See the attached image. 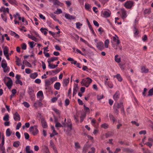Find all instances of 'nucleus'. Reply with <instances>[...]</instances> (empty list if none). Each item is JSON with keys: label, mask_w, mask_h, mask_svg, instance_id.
Masks as SVG:
<instances>
[{"label": "nucleus", "mask_w": 153, "mask_h": 153, "mask_svg": "<svg viewBox=\"0 0 153 153\" xmlns=\"http://www.w3.org/2000/svg\"><path fill=\"white\" fill-rule=\"evenodd\" d=\"M115 36L113 37V40L112 43L113 44V47L114 48V49L116 50L117 49V45H119L120 42L119 39V37L116 35Z\"/></svg>", "instance_id": "f257e3e1"}, {"label": "nucleus", "mask_w": 153, "mask_h": 153, "mask_svg": "<svg viewBox=\"0 0 153 153\" xmlns=\"http://www.w3.org/2000/svg\"><path fill=\"white\" fill-rule=\"evenodd\" d=\"M123 104L122 102H121L120 103H115L113 105V109L114 111L117 114L119 113V109L120 108H122V106H123Z\"/></svg>", "instance_id": "f03ea898"}, {"label": "nucleus", "mask_w": 153, "mask_h": 153, "mask_svg": "<svg viewBox=\"0 0 153 153\" xmlns=\"http://www.w3.org/2000/svg\"><path fill=\"white\" fill-rule=\"evenodd\" d=\"M92 81L91 79L89 77H87L82 79L81 82V84L82 85H84L86 87H88L92 82Z\"/></svg>", "instance_id": "7ed1b4c3"}, {"label": "nucleus", "mask_w": 153, "mask_h": 153, "mask_svg": "<svg viewBox=\"0 0 153 153\" xmlns=\"http://www.w3.org/2000/svg\"><path fill=\"white\" fill-rule=\"evenodd\" d=\"M29 131L33 135H36L39 132V131L37 128V126L36 125L31 126L29 128Z\"/></svg>", "instance_id": "20e7f679"}, {"label": "nucleus", "mask_w": 153, "mask_h": 153, "mask_svg": "<svg viewBox=\"0 0 153 153\" xmlns=\"http://www.w3.org/2000/svg\"><path fill=\"white\" fill-rule=\"evenodd\" d=\"M4 143V135L2 136L1 143L0 144V150L1 153H6L5 149L3 146Z\"/></svg>", "instance_id": "39448f33"}, {"label": "nucleus", "mask_w": 153, "mask_h": 153, "mask_svg": "<svg viewBox=\"0 0 153 153\" xmlns=\"http://www.w3.org/2000/svg\"><path fill=\"white\" fill-rule=\"evenodd\" d=\"M28 90V93L30 95L31 99H33L34 96V90L33 87H29Z\"/></svg>", "instance_id": "423d86ee"}, {"label": "nucleus", "mask_w": 153, "mask_h": 153, "mask_svg": "<svg viewBox=\"0 0 153 153\" xmlns=\"http://www.w3.org/2000/svg\"><path fill=\"white\" fill-rule=\"evenodd\" d=\"M9 79V80L7 83H6V85L8 88L9 89H10L12 87V86L13 85V81L12 80H11V78L9 77H5L4 78V80H5V79Z\"/></svg>", "instance_id": "0eeeda50"}, {"label": "nucleus", "mask_w": 153, "mask_h": 153, "mask_svg": "<svg viewBox=\"0 0 153 153\" xmlns=\"http://www.w3.org/2000/svg\"><path fill=\"white\" fill-rule=\"evenodd\" d=\"M134 4V2L132 1H128L125 3L124 6L127 9L131 8Z\"/></svg>", "instance_id": "6e6552de"}, {"label": "nucleus", "mask_w": 153, "mask_h": 153, "mask_svg": "<svg viewBox=\"0 0 153 153\" xmlns=\"http://www.w3.org/2000/svg\"><path fill=\"white\" fill-rule=\"evenodd\" d=\"M13 117L14 120L16 121L20 120V116L17 112H16L13 114Z\"/></svg>", "instance_id": "1a4fd4ad"}, {"label": "nucleus", "mask_w": 153, "mask_h": 153, "mask_svg": "<svg viewBox=\"0 0 153 153\" xmlns=\"http://www.w3.org/2000/svg\"><path fill=\"white\" fill-rule=\"evenodd\" d=\"M97 47L100 50H101L104 47V44L102 42H99L97 43Z\"/></svg>", "instance_id": "9d476101"}, {"label": "nucleus", "mask_w": 153, "mask_h": 153, "mask_svg": "<svg viewBox=\"0 0 153 153\" xmlns=\"http://www.w3.org/2000/svg\"><path fill=\"white\" fill-rule=\"evenodd\" d=\"M41 122L42 126L43 128H46L48 127L47 123L44 119L42 118Z\"/></svg>", "instance_id": "9b49d317"}, {"label": "nucleus", "mask_w": 153, "mask_h": 153, "mask_svg": "<svg viewBox=\"0 0 153 153\" xmlns=\"http://www.w3.org/2000/svg\"><path fill=\"white\" fill-rule=\"evenodd\" d=\"M120 97L119 92L118 91H117L115 94L113 96V98L115 101H117L119 99Z\"/></svg>", "instance_id": "f8f14e48"}, {"label": "nucleus", "mask_w": 153, "mask_h": 153, "mask_svg": "<svg viewBox=\"0 0 153 153\" xmlns=\"http://www.w3.org/2000/svg\"><path fill=\"white\" fill-rule=\"evenodd\" d=\"M65 17L67 19H75L76 17L75 16L71 15L70 14H68V13H66L65 14Z\"/></svg>", "instance_id": "ddd939ff"}, {"label": "nucleus", "mask_w": 153, "mask_h": 153, "mask_svg": "<svg viewBox=\"0 0 153 153\" xmlns=\"http://www.w3.org/2000/svg\"><path fill=\"white\" fill-rule=\"evenodd\" d=\"M79 89L78 84H76L74 86L73 89V96H74L77 93V92Z\"/></svg>", "instance_id": "4468645a"}, {"label": "nucleus", "mask_w": 153, "mask_h": 153, "mask_svg": "<svg viewBox=\"0 0 153 153\" xmlns=\"http://www.w3.org/2000/svg\"><path fill=\"white\" fill-rule=\"evenodd\" d=\"M111 14V13L109 10H108V11H104L103 13L104 16L106 18L109 17Z\"/></svg>", "instance_id": "2eb2a0df"}, {"label": "nucleus", "mask_w": 153, "mask_h": 153, "mask_svg": "<svg viewBox=\"0 0 153 153\" xmlns=\"http://www.w3.org/2000/svg\"><path fill=\"white\" fill-rule=\"evenodd\" d=\"M69 78L67 79H65L63 80V86H67L69 83Z\"/></svg>", "instance_id": "dca6fc26"}, {"label": "nucleus", "mask_w": 153, "mask_h": 153, "mask_svg": "<svg viewBox=\"0 0 153 153\" xmlns=\"http://www.w3.org/2000/svg\"><path fill=\"white\" fill-rule=\"evenodd\" d=\"M25 151L26 153H33V151L30 150V146H28L26 147Z\"/></svg>", "instance_id": "f3484780"}, {"label": "nucleus", "mask_w": 153, "mask_h": 153, "mask_svg": "<svg viewBox=\"0 0 153 153\" xmlns=\"http://www.w3.org/2000/svg\"><path fill=\"white\" fill-rule=\"evenodd\" d=\"M54 5H57L58 6H62L63 5V4L58 0H55L53 1Z\"/></svg>", "instance_id": "a211bd4d"}, {"label": "nucleus", "mask_w": 153, "mask_h": 153, "mask_svg": "<svg viewBox=\"0 0 153 153\" xmlns=\"http://www.w3.org/2000/svg\"><path fill=\"white\" fill-rule=\"evenodd\" d=\"M60 85L61 84L59 82H56L54 85V88L57 90H59L60 89Z\"/></svg>", "instance_id": "6ab92c4d"}, {"label": "nucleus", "mask_w": 153, "mask_h": 153, "mask_svg": "<svg viewBox=\"0 0 153 153\" xmlns=\"http://www.w3.org/2000/svg\"><path fill=\"white\" fill-rule=\"evenodd\" d=\"M58 58L57 57H53L51 58L50 59H48V63L57 60Z\"/></svg>", "instance_id": "aec40b11"}, {"label": "nucleus", "mask_w": 153, "mask_h": 153, "mask_svg": "<svg viewBox=\"0 0 153 153\" xmlns=\"http://www.w3.org/2000/svg\"><path fill=\"white\" fill-rule=\"evenodd\" d=\"M141 71L142 72L146 73L148 72L149 70L146 68V66H143L141 67Z\"/></svg>", "instance_id": "412c9836"}, {"label": "nucleus", "mask_w": 153, "mask_h": 153, "mask_svg": "<svg viewBox=\"0 0 153 153\" xmlns=\"http://www.w3.org/2000/svg\"><path fill=\"white\" fill-rule=\"evenodd\" d=\"M16 62L17 65L18 66H20L21 64V60L17 56H16Z\"/></svg>", "instance_id": "4be33fe9"}, {"label": "nucleus", "mask_w": 153, "mask_h": 153, "mask_svg": "<svg viewBox=\"0 0 153 153\" xmlns=\"http://www.w3.org/2000/svg\"><path fill=\"white\" fill-rule=\"evenodd\" d=\"M38 74L37 72H35L32 74L30 75V77L32 79H35L38 76Z\"/></svg>", "instance_id": "5701e85b"}, {"label": "nucleus", "mask_w": 153, "mask_h": 153, "mask_svg": "<svg viewBox=\"0 0 153 153\" xmlns=\"http://www.w3.org/2000/svg\"><path fill=\"white\" fill-rule=\"evenodd\" d=\"M42 105L40 101H38L35 102L34 104V106L36 107L37 108L41 106Z\"/></svg>", "instance_id": "b1692460"}, {"label": "nucleus", "mask_w": 153, "mask_h": 153, "mask_svg": "<svg viewBox=\"0 0 153 153\" xmlns=\"http://www.w3.org/2000/svg\"><path fill=\"white\" fill-rule=\"evenodd\" d=\"M133 31L134 34V35L135 36L137 35L139 33V31L138 30L137 28L135 26H134V27Z\"/></svg>", "instance_id": "393cba45"}, {"label": "nucleus", "mask_w": 153, "mask_h": 153, "mask_svg": "<svg viewBox=\"0 0 153 153\" xmlns=\"http://www.w3.org/2000/svg\"><path fill=\"white\" fill-rule=\"evenodd\" d=\"M23 64H25L28 67H31V64L27 62L26 60H25L23 61Z\"/></svg>", "instance_id": "a878e982"}, {"label": "nucleus", "mask_w": 153, "mask_h": 153, "mask_svg": "<svg viewBox=\"0 0 153 153\" xmlns=\"http://www.w3.org/2000/svg\"><path fill=\"white\" fill-rule=\"evenodd\" d=\"M114 77H116V78L120 82H121L122 80V78L121 76L119 74H117L116 75L114 76Z\"/></svg>", "instance_id": "bb28decb"}, {"label": "nucleus", "mask_w": 153, "mask_h": 153, "mask_svg": "<svg viewBox=\"0 0 153 153\" xmlns=\"http://www.w3.org/2000/svg\"><path fill=\"white\" fill-rule=\"evenodd\" d=\"M8 47L7 46H5L3 50L4 54L5 55L8 54Z\"/></svg>", "instance_id": "cd10ccee"}, {"label": "nucleus", "mask_w": 153, "mask_h": 153, "mask_svg": "<svg viewBox=\"0 0 153 153\" xmlns=\"http://www.w3.org/2000/svg\"><path fill=\"white\" fill-rule=\"evenodd\" d=\"M40 30L45 35H46L47 33L46 30H48L46 28H41L40 29Z\"/></svg>", "instance_id": "c85d7f7f"}, {"label": "nucleus", "mask_w": 153, "mask_h": 153, "mask_svg": "<svg viewBox=\"0 0 153 153\" xmlns=\"http://www.w3.org/2000/svg\"><path fill=\"white\" fill-rule=\"evenodd\" d=\"M52 83L49 79H46L45 81V84L48 85H51Z\"/></svg>", "instance_id": "c756f323"}, {"label": "nucleus", "mask_w": 153, "mask_h": 153, "mask_svg": "<svg viewBox=\"0 0 153 153\" xmlns=\"http://www.w3.org/2000/svg\"><path fill=\"white\" fill-rule=\"evenodd\" d=\"M90 148V146L88 145H85L84 146L83 149V151L86 152L88 149Z\"/></svg>", "instance_id": "7c9ffc66"}, {"label": "nucleus", "mask_w": 153, "mask_h": 153, "mask_svg": "<svg viewBox=\"0 0 153 153\" xmlns=\"http://www.w3.org/2000/svg\"><path fill=\"white\" fill-rule=\"evenodd\" d=\"M20 145V142L19 141H15L13 143V146L15 147H18Z\"/></svg>", "instance_id": "2f4dec72"}, {"label": "nucleus", "mask_w": 153, "mask_h": 153, "mask_svg": "<svg viewBox=\"0 0 153 153\" xmlns=\"http://www.w3.org/2000/svg\"><path fill=\"white\" fill-rule=\"evenodd\" d=\"M118 55H116L115 56V61L117 63H119L121 61V59L120 58H118Z\"/></svg>", "instance_id": "473e14b6"}, {"label": "nucleus", "mask_w": 153, "mask_h": 153, "mask_svg": "<svg viewBox=\"0 0 153 153\" xmlns=\"http://www.w3.org/2000/svg\"><path fill=\"white\" fill-rule=\"evenodd\" d=\"M109 43V40L108 39L106 40L104 42L105 47L106 48H108V44Z\"/></svg>", "instance_id": "72a5a7b5"}, {"label": "nucleus", "mask_w": 153, "mask_h": 153, "mask_svg": "<svg viewBox=\"0 0 153 153\" xmlns=\"http://www.w3.org/2000/svg\"><path fill=\"white\" fill-rule=\"evenodd\" d=\"M2 8L4 9L3 10H2L1 9L0 11H3V13L4 14V15H5V12L6 11H7L8 13H9V10L8 8H7L6 9H5V8Z\"/></svg>", "instance_id": "f704fd0d"}, {"label": "nucleus", "mask_w": 153, "mask_h": 153, "mask_svg": "<svg viewBox=\"0 0 153 153\" xmlns=\"http://www.w3.org/2000/svg\"><path fill=\"white\" fill-rule=\"evenodd\" d=\"M43 151L45 153H50L48 147L46 146H44Z\"/></svg>", "instance_id": "c9c22d12"}, {"label": "nucleus", "mask_w": 153, "mask_h": 153, "mask_svg": "<svg viewBox=\"0 0 153 153\" xmlns=\"http://www.w3.org/2000/svg\"><path fill=\"white\" fill-rule=\"evenodd\" d=\"M105 83L106 85H107L108 87L110 88H112L113 87V85L111 83L108 82L107 81H105Z\"/></svg>", "instance_id": "e433bc0d"}, {"label": "nucleus", "mask_w": 153, "mask_h": 153, "mask_svg": "<svg viewBox=\"0 0 153 153\" xmlns=\"http://www.w3.org/2000/svg\"><path fill=\"white\" fill-rule=\"evenodd\" d=\"M11 132L10 131V129L9 128H7L6 131V135L7 137H9L11 135Z\"/></svg>", "instance_id": "4c0bfd02"}, {"label": "nucleus", "mask_w": 153, "mask_h": 153, "mask_svg": "<svg viewBox=\"0 0 153 153\" xmlns=\"http://www.w3.org/2000/svg\"><path fill=\"white\" fill-rule=\"evenodd\" d=\"M101 127L104 129H106L108 128V125L106 123H104L101 125Z\"/></svg>", "instance_id": "58836bf2"}, {"label": "nucleus", "mask_w": 153, "mask_h": 153, "mask_svg": "<svg viewBox=\"0 0 153 153\" xmlns=\"http://www.w3.org/2000/svg\"><path fill=\"white\" fill-rule=\"evenodd\" d=\"M109 117L110 120H112L113 121V123L116 121V120L112 114H109Z\"/></svg>", "instance_id": "ea45409f"}, {"label": "nucleus", "mask_w": 153, "mask_h": 153, "mask_svg": "<svg viewBox=\"0 0 153 153\" xmlns=\"http://www.w3.org/2000/svg\"><path fill=\"white\" fill-rule=\"evenodd\" d=\"M9 117L8 114L5 115L3 117V119L4 121H7L9 120Z\"/></svg>", "instance_id": "a19ab883"}, {"label": "nucleus", "mask_w": 153, "mask_h": 153, "mask_svg": "<svg viewBox=\"0 0 153 153\" xmlns=\"http://www.w3.org/2000/svg\"><path fill=\"white\" fill-rule=\"evenodd\" d=\"M50 16L55 21L59 22L58 19H57L56 18V16L53 14L51 13L50 14Z\"/></svg>", "instance_id": "79ce46f5"}, {"label": "nucleus", "mask_w": 153, "mask_h": 153, "mask_svg": "<svg viewBox=\"0 0 153 153\" xmlns=\"http://www.w3.org/2000/svg\"><path fill=\"white\" fill-rule=\"evenodd\" d=\"M153 95V88L149 90L148 92V96H151Z\"/></svg>", "instance_id": "37998d69"}, {"label": "nucleus", "mask_w": 153, "mask_h": 153, "mask_svg": "<svg viewBox=\"0 0 153 153\" xmlns=\"http://www.w3.org/2000/svg\"><path fill=\"white\" fill-rule=\"evenodd\" d=\"M76 27L78 29H80V26L82 25V24H81L79 22H76Z\"/></svg>", "instance_id": "c03bdc74"}, {"label": "nucleus", "mask_w": 153, "mask_h": 153, "mask_svg": "<svg viewBox=\"0 0 153 153\" xmlns=\"http://www.w3.org/2000/svg\"><path fill=\"white\" fill-rule=\"evenodd\" d=\"M1 18L3 20L5 21V22H6L7 19L6 17V15H4V14H1Z\"/></svg>", "instance_id": "a18cd8bd"}, {"label": "nucleus", "mask_w": 153, "mask_h": 153, "mask_svg": "<svg viewBox=\"0 0 153 153\" xmlns=\"http://www.w3.org/2000/svg\"><path fill=\"white\" fill-rule=\"evenodd\" d=\"M37 96L39 97L43 96V94L42 91H39L37 93Z\"/></svg>", "instance_id": "49530a36"}, {"label": "nucleus", "mask_w": 153, "mask_h": 153, "mask_svg": "<svg viewBox=\"0 0 153 153\" xmlns=\"http://www.w3.org/2000/svg\"><path fill=\"white\" fill-rule=\"evenodd\" d=\"M90 5L88 4H85V7L86 9L89 10L90 8Z\"/></svg>", "instance_id": "de8ad7c7"}, {"label": "nucleus", "mask_w": 153, "mask_h": 153, "mask_svg": "<svg viewBox=\"0 0 153 153\" xmlns=\"http://www.w3.org/2000/svg\"><path fill=\"white\" fill-rule=\"evenodd\" d=\"M65 106H67L69 104L70 101L68 99H65Z\"/></svg>", "instance_id": "09e8293b"}, {"label": "nucleus", "mask_w": 153, "mask_h": 153, "mask_svg": "<svg viewBox=\"0 0 153 153\" xmlns=\"http://www.w3.org/2000/svg\"><path fill=\"white\" fill-rule=\"evenodd\" d=\"M57 79V77H53L52 78H50L49 79L51 80V82L53 83L56 81Z\"/></svg>", "instance_id": "8fccbe9b"}, {"label": "nucleus", "mask_w": 153, "mask_h": 153, "mask_svg": "<svg viewBox=\"0 0 153 153\" xmlns=\"http://www.w3.org/2000/svg\"><path fill=\"white\" fill-rule=\"evenodd\" d=\"M15 83L16 84H19L21 85H22V82L19 79L16 80L15 81Z\"/></svg>", "instance_id": "3c124183"}, {"label": "nucleus", "mask_w": 153, "mask_h": 153, "mask_svg": "<svg viewBox=\"0 0 153 153\" xmlns=\"http://www.w3.org/2000/svg\"><path fill=\"white\" fill-rule=\"evenodd\" d=\"M53 110L59 115H60V112L59 110L56 108H54Z\"/></svg>", "instance_id": "603ef678"}, {"label": "nucleus", "mask_w": 153, "mask_h": 153, "mask_svg": "<svg viewBox=\"0 0 153 153\" xmlns=\"http://www.w3.org/2000/svg\"><path fill=\"white\" fill-rule=\"evenodd\" d=\"M57 11H56L54 12V13L57 14H59L61 13H62V11L61 9H57Z\"/></svg>", "instance_id": "864d4df0"}, {"label": "nucleus", "mask_w": 153, "mask_h": 153, "mask_svg": "<svg viewBox=\"0 0 153 153\" xmlns=\"http://www.w3.org/2000/svg\"><path fill=\"white\" fill-rule=\"evenodd\" d=\"M153 143H152V142H148L145 143V144L151 148L153 145Z\"/></svg>", "instance_id": "5fc2aeb1"}, {"label": "nucleus", "mask_w": 153, "mask_h": 153, "mask_svg": "<svg viewBox=\"0 0 153 153\" xmlns=\"http://www.w3.org/2000/svg\"><path fill=\"white\" fill-rule=\"evenodd\" d=\"M78 115H74V119L76 123H77L79 122V120L78 119Z\"/></svg>", "instance_id": "6e6d98bb"}, {"label": "nucleus", "mask_w": 153, "mask_h": 153, "mask_svg": "<svg viewBox=\"0 0 153 153\" xmlns=\"http://www.w3.org/2000/svg\"><path fill=\"white\" fill-rule=\"evenodd\" d=\"M23 104L24 105V106L27 108H28L30 106L29 104L26 102H24L23 103Z\"/></svg>", "instance_id": "4d7b16f0"}, {"label": "nucleus", "mask_w": 153, "mask_h": 153, "mask_svg": "<svg viewBox=\"0 0 153 153\" xmlns=\"http://www.w3.org/2000/svg\"><path fill=\"white\" fill-rule=\"evenodd\" d=\"M55 127L57 128L62 127L63 126L59 123H56Z\"/></svg>", "instance_id": "13d9d810"}, {"label": "nucleus", "mask_w": 153, "mask_h": 153, "mask_svg": "<svg viewBox=\"0 0 153 153\" xmlns=\"http://www.w3.org/2000/svg\"><path fill=\"white\" fill-rule=\"evenodd\" d=\"M22 125L21 123L20 122L18 123L16 126V129L17 130L19 129L20 128Z\"/></svg>", "instance_id": "bf43d9fd"}, {"label": "nucleus", "mask_w": 153, "mask_h": 153, "mask_svg": "<svg viewBox=\"0 0 153 153\" xmlns=\"http://www.w3.org/2000/svg\"><path fill=\"white\" fill-rule=\"evenodd\" d=\"M24 136L25 138L26 139L28 140L29 139V135L27 133L25 132L24 133Z\"/></svg>", "instance_id": "052dcab7"}, {"label": "nucleus", "mask_w": 153, "mask_h": 153, "mask_svg": "<svg viewBox=\"0 0 153 153\" xmlns=\"http://www.w3.org/2000/svg\"><path fill=\"white\" fill-rule=\"evenodd\" d=\"M7 1L11 4H15L16 2L15 0H7Z\"/></svg>", "instance_id": "680f3d73"}, {"label": "nucleus", "mask_w": 153, "mask_h": 153, "mask_svg": "<svg viewBox=\"0 0 153 153\" xmlns=\"http://www.w3.org/2000/svg\"><path fill=\"white\" fill-rule=\"evenodd\" d=\"M121 110L122 111V113L123 114V115L124 116H126L125 112L124 111V107L123 106H122V107L121 108Z\"/></svg>", "instance_id": "e2e57ef3"}, {"label": "nucleus", "mask_w": 153, "mask_h": 153, "mask_svg": "<svg viewBox=\"0 0 153 153\" xmlns=\"http://www.w3.org/2000/svg\"><path fill=\"white\" fill-rule=\"evenodd\" d=\"M75 148L77 149H78L80 148V146L79 143L78 142H76L75 143Z\"/></svg>", "instance_id": "0e129e2a"}, {"label": "nucleus", "mask_w": 153, "mask_h": 153, "mask_svg": "<svg viewBox=\"0 0 153 153\" xmlns=\"http://www.w3.org/2000/svg\"><path fill=\"white\" fill-rule=\"evenodd\" d=\"M34 43V42H29V44L30 45V48H33L34 46H35L34 45H33Z\"/></svg>", "instance_id": "69168bd1"}, {"label": "nucleus", "mask_w": 153, "mask_h": 153, "mask_svg": "<svg viewBox=\"0 0 153 153\" xmlns=\"http://www.w3.org/2000/svg\"><path fill=\"white\" fill-rule=\"evenodd\" d=\"M7 66V63H1V66L3 69H4L5 68H6Z\"/></svg>", "instance_id": "338daca9"}, {"label": "nucleus", "mask_w": 153, "mask_h": 153, "mask_svg": "<svg viewBox=\"0 0 153 153\" xmlns=\"http://www.w3.org/2000/svg\"><path fill=\"white\" fill-rule=\"evenodd\" d=\"M91 151H89L88 153H94L95 149V148L94 147H92L91 148Z\"/></svg>", "instance_id": "774afa93"}]
</instances>
